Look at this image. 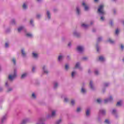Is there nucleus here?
Listing matches in <instances>:
<instances>
[{
	"instance_id": "obj_1",
	"label": "nucleus",
	"mask_w": 124,
	"mask_h": 124,
	"mask_svg": "<svg viewBox=\"0 0 124 124\" xmlns=\"http://www.w3.org/2000/svg\"><path fill=\"white\" fill-rule=\"evenodd\" d=\"M103 7H104V6L103 5H101L99 6L98 9V12L100 14H104L105 12L104 11H103Z\"/></svg>"
},
{
	"instance_id": "obj_2",
	"label": "nucleus",
	"mask_w": 124,
	"mask_h": 124,
	"mask_svg": "<svg viewBox=\"0 0 124 124\" xmlns=\"http://www.w3.org/2000/svg\"><path fill=\"white\" fill-rule=\"evenodd\" d=\"M16 76H17V74H16V71H15V73L14 75H9V79L11 80L12 81V80H13V79H14V78H15V77H16Z\"/></svg>"
},
{
	"instance_id": "obj_3",
	"label": "nucleus",
	"mask_w": 124,
	"mask_h": 124,
	"mask_svg": "<svg viewBox=\"0 0 124 124\" xmlns=\"http://www.w3.org/2000/svg\"><path fill=\"white\" fill-rule=\"evenodd\" d=\"M77 49L78 52H83L84 51V47L83 46H78Z\"/></svg>"
},
{
	"instance_id": "obj_4",
	"label": "nucleus",
	"mask_w": 124,
	"mask_h": 124,
	"mask_svg": "<svg viewBox=\"0 0 124 124\" xmlns=\"http://www.w3.org/2000/svg\"><path fill=\"white\" fill-rule=\"evenodd\" d=\"M112 100H113V98L112 96H110L109 99H106L104 100V103L106 104L107 102H109V101H112Z\"/></svg>"
},
{
	"instance_id": "obj_5",
	"label": "nucleus",
	"mask_w": 124,
	"mask_h": 124,
	"mask_svg": "<svg viewBox=\"0 0 124 124\" xmlns=\"http://www.w3.org/2000/svg\"><path fill=\"white\" fill-rule=\"evenodd\" d=\"M82 5L84 6L85 10L87 11L89 9V7L86 5V4L85 3V2L82 3Z\"/></svg>"
},
{
	"instance_id": "obj_6",
	"label": "nucleus",
	"mask_w": 124,
	"mask_h": 124,
	"mask_svg": "<svg viewBox=\"0 0 124 124\" xmlns=\"http://www.w3.org/2000/svg\"><path fill=\"white\" fill-rule=\"evenodd\" d=\"M99 60L100 61V62H104V57L103 56H100L99 57Z\"/></svg>"
},
{
	"instance_id": "obj_7",
	"label": "nucleus",
	"mask_w": 124,
	"mask_h": 124,
	"mask_svg": "<svg viewBox=\"0 0 124 124\" xmlns=\"http://www.w3.org/2000/svg\"><path fill=\"white\" fill-rule=\"evenodd\" d=\"M46 14L47 15V17H48V19H50L51 18V16L50 15V12L47 11V13H46Z\"/></svg>"
},
{
	"instance_id": "obj_8",
	"label": "nucleus",
	"mask_w": 124,
	"mask_h": 124,
	"mask_svg": "<svg viewBox=\"0 0 124 124\" xmlns=\"http://www.w3.org/2000/svg\"><path fill=\"white\" fill-rule=\"evenodd\" d=\"M24 29V27H20L18 29V32H20L21 31H22V30Z\"/></svg>"
},
{
	"instance_id": "obj_9",
	"label": "nucleus",
	"mask_w": 124,
	"mask_h": 124,
	"mask_svg": "<svg viewBox=\"0 0 124 124\" xmlns=\"http://www.w3.org/2000/svg\"><path fill=\"white\" fill-rule=\"evenodd\" d=\"M21 53L23 57H25V56H26V53H25V50H24V49L21 50Z\"/></svg>"
},
{
	"instance_id": "obj_10",
	"label": "nucleus",
	"mask_w": 124,
	"mask_h": 124,
	"mask_svg": "<svg viewBox=\"0 0 124 124\" xmlns=\"http://www.w3.org/2000/svg\"><path fill=\"white\" fill-rule=\"evenodd\" d=\"M122 101H120L119 102H118L116 104V106H121L122 105Z\"/></svg>"
},
{
	"instance_id": "obj_11",
	"label": "nucleus",
	"mask_w": 124,
	"mask_h": 124,
	"mask_svg": "<svg viewBox=\"0 0 124 124\" xmlns=\"http://www.w3.org/2000/svg\"><path fill=\"white\" fill-rule=\"evenodd\" d=\"M55 115H56V111L54 110L52 112L51 116L52 117H55Z\"/></svg>"
},
{
	"instance_id": "obj_12",
	"label": "nucleus",
	"mask_w": 124,
	"mask_h": 124,
	"mask_svg": "<svg viewBox=\"0 0 124 124\" xmlns=\"http://www.w3.org/2000/svg\"><path fill=\"white\" fill-rule=\"evenodd\" d=\"M26 76H27V74H26V73L23 74L21 76V79H24V78H25V77H26Z\"/></svg>"
},
{
	"instance_id": "obj_13",
	"label": "nucleus",
	"mask_w": 124,
	"mask_h": 124,
	"mask_svg": "<svg viewBox=\"0 0 124 124\" xmlns=\"http://www.w3.org/2000/svg\"><path fill=\"white\" fill-rule=\"evenodd\" d=\"M32 55H33V58H37V57H38L37 54H36L35 53H33Z\"/></svg>"
},
{
	"instance_id": "obj_14",
	"label": "nucleus",
	"mask_w": 124,
	"mask_h": 124,
	"mask_svg": "<svg viewBox=\"0 0 124 124\" xmlns=\"http://www.w3.org/2000/svg\"><path fill=\"white\" fill-rule=\"evenodd\" d=\"M90 86L91 89H93V81H90Z\"/></svg>"
},
{
	"instance_id": "obj_15",
	"label": "nucleus",
	"mask_w": 124,
	"mask_h": 124,
	"mask_svg": "<svg viewBox=\"0 0 124 124\" xmlns=\"http://www.w3.org/2000/svg\"><path fill=\"white\" fill-rule=\"evenodd\" d=\"M62 56L60 55L58 57V61L60 62V61H62Z\"/></svg>"
},
{
	"instance_id": "obj_16",
	"label": "nucleus",
	"mask_w": 124,
	"mask_h": 124,
	"mask_svg": "<svg viewBox=\"0 0 124 124\" xmlns=\"http://www.w3.org/2000/svg\"><path fill=\"white\" fill-rule=\"evenodd\" d=\"M79 65H80V64L79 63V62L77 63V64H76V66H75V68H79Z\"/></svg>"
},
{
	"instance_id": "obj_17",
	"label": "nucleus",
	"mask_w": 124,
	"mask_h": 124,
	"mask_svg": "<svg viewBox=\"0 0 124 124\" xmlns=\"http://www.w3.org/2000/svg\"><path fill=\"white\" fill-rule=\"evenodd\" d=\"M100 112L101 114H102L103 115H104V114H105V113H106V111L104 110H100Z\"/></svg>"
},
{
	"instance_id": "obj_18",
	"label": "nucleus",
	"mask_w": 124,
	"mask_h": 124,
	"mask_svg": "<svg viewBox=\"0 0 124 124\" xmlns=\"http://www.w3.org/2000/svg\"><path fill=\"white\" fill-rule=\"evenodd\" d=\"M26 36L28 37H32V35L31 33H27L26 34Z\"/></svg>"
},
{
	"instance_id": "obj_19",
	"label": "nucleus",
	"mask_w": 124,
	"mask_h": 124,
	"mask_svg": "<svg viewBox=\"0 0 124 124\" xmlns=\"http://www.w3.org/2000/svg\"><path fill=\"white\" fill-rule=\"evenodd\" d=\"M45 68H46L45 66H44L43 67V69L44 71V73H46V74H48V72H47V71H45Z\"/></svg>"
},
{
	"instance_id": "obj_20",
	"label": "nucleus",
	"mask_w": 124,
	"mask_h": 124,
	"mask_svg": "<svg viewBox=\"0 0 124 124\" xmlns=\"http://www.w3.org/2000/svg\"><path fill=\"white\" fill-rule=\"evenodd\" d=\"M86 116H89L90 115V109H87L86 112Z\"/></svg>"
},
{
	"instance_id": "obj_21",
	"label": "nucleus",
	"mask_w": 124,
	"mask_h": 124,
	"mask_svg": "<svg viewBox=\"0 0 124 124\" xmlns=\"http://www.w3.org/2000/svg\"><path fill=\"white\" fill-rule=\"evenodd\" d=\"M6 119V116H4L1 119V123H3L5 120Z\"/></svg>"
},
{
	"instance_id": "obj_22",
	"label": "nucleus",
	"mask_w": 124,
	"mask_h": 124,
	"mask_svg": "<svg viewBox=\"0 0 124 124\" xmlns=\"http://www.w3.org/2000/svg\"><path fill=\"white\" fill-rule=\"evenodd\" d=\"M22 7L24 9H26V8H27V7H28L27 6V5H26V3H24L23 6H22Z\"/></svg>"
},
{
	"instance_id": "obj_23",
	"label": "nucleus",
	"mask_w": 124,
	"mask_h": 124,
	"mask_svg": "<svg viewBox=\"0 0 124 124\" xmlns=\"http://www.w3.org/2000/svg\"><path fill=\"white\" fill-rule=\"evenodd\" d=\"M81 27H82L83 28H87L88 27V25L85 24H82L81 25Z\"/></svg>"
},
{
	"instance_id": "obj_24",
	"label": "nucleus",
	"mask_w": 124,
	"mask_h": 124,
	"mask_svg": "<svg viewBox=\"0 0 124 124\" xmlns=\"http://www.w3.org/2000/svg\"><path fill=\"white\" fill-rule=\"evenodd\" d=\"M105 123L107 124H110V122H109V120H108V119H106L105 121Z\"/></svg>"
},
{
	"instance_id": "obj_25",
	"label": "nucleus",
	"mask_w": 124,
	"mask_h": 124,
	"mask_svg": "<svg viewBox=\"0 0 124 124\" xmlns=\"http://www.w3.org/2000/svg\"><path fill=\"white\" fill-rule=\"evenodd\" d=\"M77 13L79 15L80 13V10H79V8H77Z\"/></svg>"
},
{
	"instance_id": "obj_26",
	"label": "nucleus",
	"mask_w": 124,
	"mask_h": 124,
	"mask_svg": "<svg viewBox=\"0 0 124 124\" xmlns=\"http://www.w3.org/2000/svg\"><path fill=\"white\" fill-rule=\"evenodd\" d=\"M65 68L66 70H67L69 68V66H68V64H66L65 66Z\"/></svg>"
},
{
	"instance_id": "obj_27",
	"label": "nucleus",
	"mask_w": 124,
	"mask_h": 124,
	"mask_svg": "<svg viewBox=\"0 0 124 124\" xmlns=\"http://www.w3.org/2000/svg\"><path fill=\"white\" fill-rule=\"evenodd\" d=\"M71 105H74V104H75V101H74V100H72L71 102Z\"/></svg>"
},
{
	"instance_id": "obj_28",
	"label": "nucleus",
	"mask_w": 124,
	"mask_h": 124,
	"mask_svg": "<svg viewBox=\"0 0 124 124\" xmlns=\"http://www.w3.org/2000/svg\"><path fill=\"white\" fill-rule=\"evenodd\" d=\"M12 61L14 64H16V60L15 58H13Z\"/></svg>"
},
{
	"instance_id": "obj_29",
	"label": "nucleus",
	"mask_w": 124,
	"mask_h": 124,
	"mask_svg": "<svg viewBox=\"0 0 124 124\" xmlns=\"http://www.w3.org/2000/svg\"><path fill=\"white\" fill-rule=\"evenodd\" d=\"M108 42H110V43H111V44H113V43H114V41H113V40H111L110 39L108 40Z\"/></svg>"
},
{
	"instance_id": "obj_30",
	"label": "nucleus",
	"mask_w": 124,
	"mask_h": 124,
	"mask_svg": "<svg viewBox=\"0 0 124 124\" xmlns=\"http://www.w3.org/2000/svg\"><path fill=\"white\" fill-rule=\"evenodd\" d=\"M32 97H33V98H36V96H35V94H34V93L32 94Z\"/></svg>"
},
{
	"instance_id": "obj_31",
	"label": "nucleus",
	"mask_w": 124,
	"mask_h": 124,
	"mask_svg": "<svg viewBox=\"0 0 124 124\" xmlns=\"http://www.w3.org/2000/svg\"><path fill=\"white\" fill-rule=\"evenodd\" d=\"M62 123V120L60 119L57 122L56 124H60Z\"/></svg>"
},
{
	"instance_id": "obj_32",
	"label": "nucleus",
	"mask_w": 124,
	"mask_h": 124,
	"mask_svg": "<svg viewBox=\"0 0 124 124\" xmlns=\"http://www.w3.org/2000/svg\"><path fill=\"white\" fill-rule=\"evenodd\" d=\"M85 92L86 90L84 88L81 89V93H84Z\"/></svg>"
},
{
	"instance_id": "obj_33",
	"label": "nucleus",
	"mask_w": 124,
	"mask_h": 124,
	"mask_svg": "<svg viewBox=\"0 0 124 124\" xmlns=\"http://www.w3.org/2000/svg\"><path fill=\"white\" fill-rule=\"evenodd\" d=\"M26 123H27V120H24L22 121L21 124H25Z\"/></svg>"
},
{
	"instance_id": "obj_34",
	"label": "nucleus",
	"mask_w": 124,
	"mask_h": 124,
	"mask_svg": "<svg viewBox=\"0 0 124 124\" xmlns=\"http://www.w3.org/2000/svg\"><path fill=\"white\" fill-rule=\"evenodd\" d=\"M97 102L98 103H101V100L100 99H97Z\"/></svg>"
},
{
	"instance_id": "obj_35",
	"label": "nucleus",
	"mask_w": 124,
	"mask_h": 124,
	"mask_svg": "<svg viewBox=\"0 0 124 124\" xmlns=\"http://www.w3.org/2000/svg\"><path fill=\"white\" fill-rule=\"evenodd\" d=\"M119 32V29H117V30H116V31H115V34H118Z\"/></svg>"
},
{
	"instance_id": "obj_36",
	"label": "nucleus",
	"mask_w": 124,
	"mask_h": 124,
	"mask_svg": "<svg viewBox=\"0 0 124 124\" xmlns=\"http://www.w3.org/2000/svg\"><path fill=\"white\" fill-rule=\"evenodd\" d=\"M57 87H58V83L57 82H56L54 84V88L56 89V88H57Z\"/></svg>"
},
{
	"instance_id": "obj_37",
	"label": "nucleus",
	"mask_w": 124,
	"mask_h": 124,
	"mask_svg": "<svg viewBox=\"0 0 124 124\" xmlns=\"http://www.w3.org/2000/svg\"><path fill=\"white\" fill-rule=\"evenodd\" d=\"M102 40V38H98V39H97V42H99V41H101Z\"/></svg>"
},
{
	"instance_id": "obj_38",
	"label": "nucleus",
	"mask_w": 124,
	"mask_h": 124,
	"mask_svg": "<svg viewBox=\"0 0 124 124\" xmlns=\"http://www.w3.org/2000/svg\"><path fill=\"white\" fill-rule=\"evenodd\" d=\"M81 111V108H78L77 110V112H80Z\"/></svg>"
},
{
	"instance_id": "obj_39",
	"label": "nucleus",
	"mask_w": 124,
	"mask_h": 124,
	"mask_svg": "<svg viewBox=\"0 0 124 124\" xmlns=\"http://www.w3.org/2000/svg\"><path fill=\"white\" fill-rule=\"evenodd\" d=\"M74 74H75V72H73L72 73V77H74Z\"/></svg>"
},
{
	"instance_id": "obj_40",
	"label": "nucleus",
	"mask_w": 124,
	"mask_h": 124,
	"mask_svg": "<svg viewBox=\"0 0 124 124\" xmlns=\"http://www.w3.org/2000/svg\"><path fill=\"white\" fill-rule=\"evenodd\" d=\"M68 101V99L66 98H64V102H67Z\"/></svg>"
},
{
	"instance_id": "obj_41",
	"label": "nucleus",
	"mask_w": 124,
	"mask_h": 124,
	"mask_svg": "<svg viewBox=\"0 0 124 124\" xmlns=\"http://www.w3.org/2000/svg\"><path fill=\"white\" fill-rule=\"evenodd\" d=\"M121 48L122 50H124V46L123 45H121Z\"/></svg>"
},
{
	"instance_id": "obj_42",
	"label": "nucleus",
	"mask_w": 124,
	"mask_h": 124,
	"mask_svg": "<svg viewBox=\"0 0 124 124\" xmlns=\"http://www.w3.org/2000/svg\"><path fill=\"white\" fill-rule=\"evenodd\" d=\"M36 17L38 19H39V18H40V15H37L36 16Z\"/></svg>"
},
{
	"instance_id": "obj_43",
	"label": "nucleus",
	"mask_w": 124,
	"mask_h": 124,
	"mask_svg": "<svg viewBox=\"0 0 124 124\" xmlns=\"http://www.w3.org/2000/svg\"><path fill=\"white\" fill-rule=\"evenodd\" d=\"M95 75H98V71H95Z\"/></svg>"
},
{
	"instance_id": "obj_44",
	"label": "nucleus",
	"mask_w": 124,
	"mask_h": 124,
	"mask_svg": "<svg viewBox=\"0 0 124 124\" xmlns=\"http://www.w3.org/2000/svg\"><path fill=\"white\" fill-rule=\"evenodd\" d=\"M115 113H116V110L113 109V110H112V114H115Z\"/></svg>"
},
{
	"instance_id": "obj_45",
	"label": "nucleus",
	"mask_w": 124,
	"mask_h": 124,
	"mask_svg": "<svg viewBox=\"0 0 124 124\" xmlns=\"http://www.w3.org/2000/svg\"><path fill=\"white\" fill-rule=\"evenodd\" d=\"M101 20H102V21L104 20V17H103V16H101Z\"/></svg>"
},
{
	"instance_id": "obj_46",
	"label": "nucleus",
	"mask_w": 124,
	"mask_h": 124,
	"mask_svg": "<svg viewBox=\"0 0 124 124\" xmlns=\"http://www.w3.org/2000/svg\"><path fill=\"white\" fill-rule=\"evenodd\" d=\"M5 47H8V43H6L5 44Z\"/></svg>"
},
{
	"instance_id": "obj_47",
	"label": "nucleus",
	"mask_w": 124,
	"mask_h": 124,
	"mask_svg": "<svg viewBox=\"0 0 124 124\" xmlns=\"http://www.w3.org/2000/svg\"><path fill=\"white\" fill-rule=\"evenodd\" d=\"M83 60H84V61H86V60H87L88 58L87 57H83Z\"/></svg>"
},
{
	"instance_id": "obj_48",
	"label": "nucleus",
	"mask_w": 124,
	"mask_h": 124,
	"mask_svg": "<svg viewBox=\"0 0 124 124\" xmlns=\"http://www.w3.org/2000/svg\"><path fill=\"white\" fill-rule=\"evenodd\" d=\"M109 84H108V83H105V87H108V85Z\"/></svg>"
},
{
	"instance_id": "obj_49",
	"label": "nucleus",
	"mask_w": 124,
	"mask_h": 124,
	"mask_svg": "<svg viewBox=\"0 0 124 124\" xmlns=\"http://www.w3.org/2000/svg\"><path fill=\"white\" fill-rule=\"evenodd\" d=\"M33 23V21L32 20H31L30 21V23L31 24V25H32V24Z\"/></svg>"
},
{
	"instance_id": "obj_50",
	"label": "nucleus",
	"mask_w": 124,
	"mask_h": 124,
	"mask_svg": "<svg viewBox=\"0 0 124 124\" xmlns=\"http://www.w3.org/2000/svg\"><path fill=\"white\" fill-rule=\"evenodd\" d=\"M34 69H35V68L34 67H33V68L32 69V71H33V72L34 71Z\"/></svg>"
},
{
	"instance_id": "obj_51",
	"label": "nucleus",
	"mask_w": 124,
	"mask_h": 124,
	"mask_svg": "<svg viewBox=\"0 0 124 124\" xmlns=\"http://www.w3.org/2000/svg\"><path fill=\"white\" fill-rule=\"evenodd\" d=\"M10 91H12V89L10 88V89L8 90V92H10Z\"/></svg>"
},
{
	"instance_id": "obj_52",
	"label": "nucleus",
	"mask_w": 124,
	"mask_h": 124,
	"mask_svg": "<svg viewBox=\"0 0 124 124\" xmlns=\"http://www.w3.org/2000/svg\"><path fill=\"white\" fill-rule=\"evenodd\" d=\"M14 23H15V20H13L12 23L14 24Z\"/></svg>"
},
{
	"instance_id": "obj_53",
	"label": "nucleus",
	"mask_w": 124,
	"mask_h": 124,
	"mask_svg": "<svg viewBox=\"0 0 124 124\" xmlns=\"http://www.w3.org/2000/svg\"><path fill=\"white\" fill-rule=\"evenodd\" d=\"M68 46H71V43H69L68 44Z\"/></svg>"
},
{
	"instance_id": "obj_54",
	"label": "nucleus",
	"mask_w": 124,
	"mask_h": 124,
	"mask_svg": "<svg viewBox=\"0 0 124 124\" xmlns=\"http://www.w3.org/2000/svg\"><path fill=\"white\" fill-rule=\"evenodd\" d=\"M96 49H97V52H98V46H96Z\"/></svg>"
},
{
	"instance_id": "obj_55",
	"label": "nucleus",
	"mask_w": 124,
	"mask_h": 124,
	"mask_svg": "<svg viewBox=\"0 0 124 124\" xmlns=\"http://www.w3.org/2000/svg\"><path fill=\"white\" fill-rule=\"evenodd\" d=\"M110 25L111 26H113V22L112 21L110 22Z\"/></svg>"
},
{
	"instance_id": "obj_56",
	"label": "nucleus",
	"mask_w": 124,
	"mask_h": 124,
	"mask_svg": "<svg viewBox=\"0 0 124 124\" xmlns=\"http://www.w3.org/2000/svg\"><path fill=\"white\" fill-rule=\"evenodd\" d=\"M95 2L98 1V0H94Z\"/></svg>"
},
{
	"instance_id": "obj_57",
	"label": "nucleus",
	"mask_w": 124,
	"mask_h": 124,
	"mask_svg": "<svg viewBox=\"0 0 124 124\" xmlns=\"http://www.w3.org/2000/svg\"><path fill=\"white\" fill-rule=\"evenodd\" d=\"M5 86H7V82L5 83Z\"/></svg>"
},
{
	"instance_id": "obj_58",
	"label": "nucleus",
	"mask_w": 124,
	"mask_h": 124,
	"mask_svg": "<svg viewBox=\"0 0 124 124\" xmlns=\"http://www.w3.org/2000/svg\"><path fill=\"white\" fill-rule=\"evenodd\" d=\"M74 34H77V33H74Z\"/></svg>"
},
{
	"instance_id": "obj_59",
	"label": "nucleus",
	"mask_w": 124,
	"mask_h": 124,
	"mask_svg": "<svg viewBox=\"0 0 124 124\" xmlns=\"http://www.w3.org/2000/svg\"><path fill=\"white\" fill-rule=\"evenodd\" d=\"M90 70H89V71H88V73H90Z\"/></svg>"
},
{
	"instance_id": "obj_60",
	"label": "nucleus",
	"mask_w": 124,
	"mask_h": 124,
	"mask_svg": "<svg viewBox=\"0 0 124 124\" xmlns=\"http://www.w3.org/2000/svg\"><path fill=\"white\" fill-rule=\"evenodd\" d=\"M38 0V1H40V0Z\"/></svg>"
},
{
	"instance_id": "obj_61",
	"label": "nucleus",
	"mask_w": 124,
	"mask_h": 124,
	"mask_svg": "<svg viewBox=\"0 0 124 124\" xmlns=\"http://www.w3.org/2000/svg\"><path fill=\"white\" fill-rule=\"evenodd\" d=\"M114 13H116V12H115V11H114Z\"/></svg>"
},
{
	"instance_id": "obj_62",
	"label": "nucleus",
	"mask_w": 124,
	"mask_h": 124,
	"mask_svg": "<svg viewBox=\"0 0 124 124\" xmlns=\"http://www.w3.org/2000/svg\"><path fill=\"white\" fill-rule=\"evenodd\" d=\"M91 25H93V23H91Z\"/></svg>"
}]
</instances>
